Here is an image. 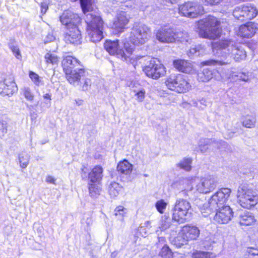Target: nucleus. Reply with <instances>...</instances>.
<instances>
[{
  "label": "nucleus",
  "mask_w": 258,
  "mask_h": 258,
  "mask_svg": "<svg viewBox=\"0 0 258 258\" xmlns=\"http://www.w3.org/2000/svg\"><path fill=\"white\" fill-rule=\"evenodd\" d=\"M59 19L64 29L63 40L66 43L75 46L81 44L82 36L79 28L81 22V18L78 15L66 10L59 16Z\"/></svg>",
  "instance_id": "obj_1"
},
{
  "label": "nucleus",
  "mask_w": 258,
  "mask_h": 258,
  "mask_svg": "<svg viewBox=\"0 0 258 258\" xmlns=\"http://www.w3.org/2000/svg\"><path fill=\"white\" fill-rule=\"evenodd\" d=\"M222 22L220 18L208 15L196 22L197 32L201 38L215 40L223 35Z\"/></svg>",
  "instance_id": "obj_2"
},
{
  "label": "nucleus",
  "mask_w": 258,
  "mask_h": 258,
  "mask_svg": "<svg viewBox=\"0 0 258 258\" xmlns=\"http://www.w3.org/2000/svg\"><path fill=\"white\" fill-rule=\"evenodd\" d=\"M61 67L67 80L70 84L79 82L85 76L86 69L82 62L72 55L63 56Z\"/></svg>",
  "instance_id": "obj_3"
},
{
  "label": "nucleus",
  "mask_w": 258,
  "mask_h": 258,
  "mask_svg": "<svg viewBox=\"0 0 258 258\" xmlns=\"http://www.w3.org/2000/svg\"><path fill=\"white\" fill-rule=\"evenodd\" d=\"M86 31L91 41L96 43L103 38L104 21L98 14H89L87 16Z\"/></svg>",
  "instance_id": "obj_4"
},
{
  "label": "nucleus",
  "mask_w": 258,
  "mask_h": 258,
  "mask_svg": "<svg viewBox=\"0 0 258 258\" xmlns=\"http://www.w3.org/2000/svg\"><path fill=\"white\" fill-rule=\"evenodd\" d=\"M167 88L178 94L188 92L191 89V85L188 77L181 74L170 75L165 81Z\"/></svg>",
  "instance_id": "obj_5"
},
{
  "label": "nucleus",
  "mask_w": 258,
  "mask_h": 258,
  "mask_svg": "<svg viewBox=\"0 0 258 258\" xmlns=\"http://www.w3.org/2000/svg\"><path fill=\"white\" fill-rule=\"evenodd\" d=\"M104 47L109 54L116 55L123 60L130 58L135 49L128 42H124L123 48H120L118 39L106 40L104 43Z\"/></svg>",
  "instance_id": "obj_6"
},
{
  "label": "nucleus",
  "mask_w": 258,
  "mask_h": 258,
  "mask_svg": "<svg viewBox=\"0 0 258 258\" xmlns=\"http://www.w3.org/2000/svg\"><path fill=\"white\" fill-rule=\"evenodd\" d=\"M103 171L102 166L96 165L93 167L88 173V187L89 194L92 197L99 195L101 188L99 184L103 179Z\"/></svg>",
  "instance_id": "obj_7"
},
{
  "label": "nucleus",
  "mask_w": 258,
  "mask_h": 258,
  "mask_svg": "<svg viewBox=\"0 0 258 258\" xmlns=\"http://www.w3.org/2000/svg\"><path fill=\"white\" fill-rule=\"evenodd\" d=\"M200 234V231L197 227L188 225H184L174 238V244L177 247H180L187 244L188 241L197 239Z\"/></svg>",
  "instance_id": "obj_8"
},
{
  "label": "nucleus",
  "mask_w": 258,
  "mask_h": 258,
  "mask_svg": "<svg viewBox=\"0 0 258 258\" xmlns=\"http://www.w3.org/2000/svg\"><path fill=\"white\" fill-rule=\"evenodd\" d=\"M191 208V204L187 200L183 199L177 200L173 208L172 220L179 223L186 222Z\"/></svg>",
  "instance_id": "obj_9"
},
{
  "label": "nucleus",
  "mask_w": 258,
  "mask_h": 258,
  "mask_svg": "<svg viewBox=\"0 0 258 258\" xmlns=\"http://www.w3.org/2000/svg\"><path fill=\"white\" fill-rule=\"evenodd\" d=\"M143 71L148 77L154 80L162 77L166 74V68L155 58L151 59L148 64L143 68Z\"/></svg>",
  "instance_id": "obj_10"
},
{
  "label": "nucleus",
  "mask_w": 258,
  "mask_h": 258,
  "mask_svg": "<svg viewBox=\"0 0 258 258\" xmlns=\"http://www.w3.org/2000/svg\"><path fill=\"white\" fill-rule=\"evenodd\" d=\"M234 18L240 22L250 21L258 15V10L252 5H243L233 11Z\"/></svg>",
  "instance_id": "obj_11"
},
{
  "label": "nucleus",
  "mask_w": 258,
  "mask_h": 258,
  "mask_svg": "<svg viewBox=\"0 0 258 258\" xmlns=\"http://www.w3.org/2000/svg\"><path fill=\"white\" fill-rule=\"evenodd\" d=\"M180 33L176 32L173 27L164 25L157 32L156 36L157 39L162 43H174L180 37Z\"/></svg>",
  "instance_id": "obj_12"
},
{
  "label": "nucleus",
  "mask_w": 258,
  "mask_h": 258,
  "mask_svg": "<svg viewBox=\"0 0 258 258\" xmlns=\"http://www.w3.org/2000/svg\"><path fill=\"white\" fill-rule=\"evenodd\" d=\"M238 199L241 207L246 209H250L258 203V197L253 192L248 189L241 188L238 190Z\"/></svg>",
  "instance_id": "obj_13"
},
{
  "label": "nucleus",
  "mask_w": 258,
  "mask_h": 258,
  "mask_svg": "<svg viewBox=\"0 0 258 258\" xmlns=\"http://www.w3.org/2000/svg\"><path fill=\"white\" fill-rule=\"evenodd\" d=\"M179 13L183 16L197 18L205 13L203 7L191 2L185 3L179 7Z\"/></svg>",
  "instance_id": "obj_14"
},
{
  "label": "nucleus",
  "mask_w": 258,
  "mask_h": 258,
  "mask_svg": "<svg viewBox=\"0 0 258 258\" xmlns=\"http://www.w3.org/2000/svg\"><path fill=\"white\" fill-rule=\"evenodd\" d=\"M130 18L124 11H121L116 15L113 21L112 28L117 34H120L127 28V25Z\"/></svg>",
  "instance_id": "obj_15"
},
{
  "label": "nucleus",
  "mask_w": 258,
  "mask_h": 258,
  "mask_svg": "<svg viewBox=\"0 0 258 258\" xmlns=\"http://www.w3.org/2000/svg\"><path fill=\"white\" fill-rule=\"evenodd\" d=\"M231 190L229 188H221L211 198V203L217 207L225 206L230 196Z\"/></svg>",
  "instance_id": "obj_16"
},
{
  "label": "nucleus",
  "mask_w": 258,
  "mask_h": 258,
  "mask_svg": "<svg viewBox=\"0 0 258 258\" xmlns=\"http://www.w3.org/2000/svg\"><path fill=\"white\" fill-rule=\"evenodd\" d=\"M258 30L257 24L253 22H246L239 26L237 35L242 38H250Z\"/></svg>",
  "instance_id": "obj_17"
},
{
  "label": "nucleus",
  "mask_w": 258,
  "mask_h": 258,
  "mask_svg": "<svg viewBox=\"0 0 258 258\" xmlns=\"http://www.w3.org/2000/svg\"><path fill=\"white\" fill-rule=\"evenodd\" d=\"M233 217V212L229 206H223L217 210L214 220L219 224L228 223Z\"/></svg>",
  "instance_id": "obj_18"
},
{
  "label": "nucleus",
  "mask_w": 258,
  "mask_h": 258,
  "mask_svg": "<svg viewBox=\"0 0 258 258\" xmlns=\"http://www.w3.org/2000/svg\"><path fill=\"white\" fill-rule=\"evenodd\" d=\"M150 29L145 26L137 28L131 37L133 43L135 45L143 44L150 35Z\"/></svg>",
  "instance_id": "obj_19"
},
{
  "label": "nucleus",
  "mask_w": 258,
  "mask_h": 258,
  "mask_svg": "<svg viewBox=\"0 0 258 258\" xmlns=\"http://www.w3.org/2000/svg\"><path fill=\"white\" fill-rule=\"evenodd\" d=\"M216 186L217 181L214 178L207 177L201 178L197 185V189L200 193L208 194L214 190Z\"/></svg>",
  "instance_id": "obj_20"
},
{
  "label": "nucleus",
  "mask_w": 258,
  "mask_h": 258,
  "mask_svg": "<svg viewBox=\"0 0 258 258\" xmlns=\"http://www.w3.org/2000/svg\"><path fill=\"white\" fill-rule=\"evenodd\" d=\"M174 68L178 71L189 74L193 70V66L189 61L183 59H176L173 61Z\"/></svg>",
  "instance_id": "obj_21"
},
{
  "label": "nucleus",
  "mask_w": 258,
  "mask_h": 258,
  "mask_svg": "<svg viewBox=\"0 0 258 258\" xmlns=\"http://www.w3.org/2000/svg\"><path fill=\"white\" fill-rule=\"evenodd\" d=\"M15 82L11 77L5 78L3 81H0V94L4 93L12 95L15 92Z\"/></svg>",
  "instance_id": "obj_22"
},
{
  "label": "nucleus",
  "mask_w": 258,
  "mask_h": 258,
  "mask_svg": "<svg viewBox=\"0 0 258 258\" xmlns=\"http://www.w3.org/2000/svg\"><path fill=\"white\" fill-rule=\"evenodd\" d=\"M233 46V41L230 39H221L214 44V47L217 50H226L228 53L231 52Z\"/></svg>",
  "instance_id": "obj_23"
},
{
  "label": "nucleus",
  "mask_w": 258,
  "mask_h": 258,
  "mask_svg": "<svg viewBox=\"0 0 258 258\" xmlns=\"http://www.w3.org/2000/svg\"><path fill=\"white\" fill-rule=\"evenodd\" d=\"M133 166L126 159H123L118 162L116 169L121 174L129 175L133 171Z\"/></svg>",
  "instance_id": "obj_24"
},
{
  "label": "nucleus",
  "mask_w": 258,
  "mask_h": 258,
  "mask_svg": "<svg viewBox=\"0 0 258 258\" xmlns=\"http://www.w3.org/2000/svg\"><path fill=\"white\" fill-rule=\"evenodd\" d=\"M214 73L212 70L205 68L197 74V80L199 82H208L213 79Z\"/></svg>",
  "instance_id": "obj_25"
},
{
  "label": "nucleus",
  "mask_w": 258,
  "mask_h": 258,
  "mask_svg": "<svg viewBox=\"0 0 258 258\" xmlns=\"http://www.w3.org/2000/svg\"><path fill=\"white\" fill-rule=\"evenodd\" d=\"M255 219L254 216L249 212H245L241 214L239 217V224L243 226H249L254 224Z\"/></svg>",
  "instance_id": "obj_26"
},
{
  "label": "nucleus",
  "mask_w": 258,
  "mask_h": 258,
  "mask_svg": "<svg viewBox=\"0 0 258 258\" xmlns=\"http://www.w3.org/2000/svg\"><path fill=\"white\" fill-rule=\"evenodd\" d=\"M44 59L46 64L57 66L59 62L60 57L53 52L49 51L45 54Z\"/></svg>",
  "instance_id": "obj_27"
},
{
  "label": "nucleus",
  "mask_w": 258,
  "mask_h": 258,
  "mask_svg": "<svg viewBox=\"0 0 258 258\" xmlns=\"http://www.w3.org/2000/svg\"><path fill=\"white\" fill-rule=\"evenodd\" d=\"M230 53L233 54L234 58L237 61L244 59L246 57V53L244 49L235 45H234L233 48H232Z\"/></svg>",
  "instance_id": "obj_28"
},
{
  "label": "nucleus",
  "mask_w": 258,
  "mask_h": 258,
  "mask_svg": "<svg viewBox=\"0 0 258 258\" xmlns=\"http://www.w3.org/2000/svg\"><path fill=\"white\" fill-rule=\"evenodd\" d=\"M72 2H77L78 0H70ZM80 5L83 13L92 10V5L95 3V0H80Z\"/></svg>",
  "instance_id": "obj_29"
},
{
  "label": "nucleus",
  "mask_w": 258,
  "mask_h": 258,
  "mask_svg": "<svg viewBox=\"0 0 258 258\" xmlns=\"http://www.w3.org/2000/svg\"><path fill=\"white\" fill-rule=\"evenodd\" d=\"M122 189V186L117 182H112L108 187V193L111 197L117 196Z\"/></svg>",
  "instance_id": "obj_30"
},
{
  "label": "nucleus",
  "mask_w": 258,
  "mask_h": 258,
  "mask_svg": "<svg viewBox=\"0 0 258 258\" xmlns=\"http://www.w3.org/2000/svg\"><path fill=\"white\" fill-rule=\"evenodd\" d=\"M256 121V120L255 117L246 115L243 117L241 123L245 127L253 128L255 125Z\"/></svg>",
  "instance_id": "obj_31"
},
{
  "label": "nucleus",
  "mask_w": 258,
  "mask_h": 258,
  "mask_svg": "<svg viewBox=\"0 0 258 258\" xmlns=\"http://www.w3.org/2000/svg\"><path fill=\"white\" fill-rule=\"evenodd\" d=\"M158 255L162 258H173L174 253L167 244H164L160 249Z\"/></svg>",
  "instance_id": "obj_32"
},
{
  "label": "nucleus",
  "mask_w": 258,
  "mask_h": 258,
  "mask_svg": "<svg viewBox=\"0 0 258 258\" xmlns=\"http://www.w3.org/2000/svg\"><path fill=\"white\" fill-rule=\"evenodd\" d=\"M192 258H215L216 255L212 252L195 250L191 255Z\"/></svg>",
  "instance_id": "obj_33"
},
{
  "label": "nucleus",
  "mask_w": 258,
  "mask_h": 258,
  "mask_svg": "<svg viewBox=\"0 0 258 258\" xmlns=\"http://www.w3.org/2000/svg\"><path fill=\"white\" fill-rule=\"evenodd\" d=\"M191 162L192 160L190 158H184L179 163L177 164L176 166L186 171H189L191 169Z\"/></svg>",
  "instance_id": "obj_34"
},
{
  "label": "nucleus",
  "mask_w": 258,
  "mask_h": 258,
  "mask_svg": "<svg viewBox=\"0 0 258 258\" xmlns=\"http://www.w3.org/2000/svg\"><path fill=\"white\" fill-rule=\"evenodd\" d=\"M19 163L22 168L25 169L29 162V158L26 154H20L18 156Z\"/></svg>",
  "instance_id": "obj_35"
},
{
  "label": "nucleus",
  "mask_w": 258,
  "mask_h": 258,
  "mask_svg": "<svg viewBox=\"0 0 258 258\" xmlns=\"http://www.w3.org/2000/svg\"><path fill=\"white\" fill-rule=\"evenodd\" d=\"M228 63L227 62L212 59L206 60L201 62V65L208 66H223Z\"/></svg>",
  "instance_id": "obj_36"
},
{
  "label": "nucleus",
  "mask_w": 258,
  "mask_h": 258,
  "mask_svg": "<svg viewBox=\"0 0 258 258\" xmlns=\"http://www.w3.org/2000/svg\"><path fill=\"white\" fill-rule=\"evenodd\" d=\"M114 215L116 217L121 218L122 220H123L124 217L126 216L127 213V209L123 206H117L114 209Z\"/></svg>",
  "instance_id": "obj_37"
},
{
  "label": "nucleus",
  "mask_w": 258,
  "mask_h": 258,
  "mask_svg": "<svg viewBox=\"0 0 258 258\" xmlns=\"http://www.w3.org/2000/svg\"><path fill=\"white\" fill-rule=\"evenodd\" d=\"M168 203L163 199H161L156 202L155 207L157 211L160 214H163L165 212Z\"/></svg>",
  "instance_id": "obj_38"
},
{
  "label": "nucleus",
  "mask_w": 258,
  "mask_h": 258,
  "mask_svg": "<svg viewBox=\"0 0 258 258\" xmlns=\"http://www.w3.org/2000/svg\"><path fill=\"white\" fill-rule=\"evenodd\" d=\"M245 258H258V248L248 247L245 254Z\"/></svg>",
  "instance_id": "obj_39"
},
{
  "label": "nucleus",
  "mask_w": 258,
  "mask_h": 258,
  "mask_svg": "<svg viewBox=\"0 0 258 258\" xmlns=\"http://www.w3.org/2000/svg\"><path fill=\"white\" fill-rule=\"evenodd\" d=\"M22 91L23 96L27 100L30 101H33L34 95L29 88L24 87L22 89Z\"/></svg>",
  "instance_id": "obj_40"
},
{
  "label": "nucleus",
  "mask_w": 258,
  "mask_h": 258,
  "mask_svg": "<svg viewBox=\"0 0 258 258\" xmlns=\"http://www.w3.org/2000/svg\"><path fill=\"white\" fill-rule=\"evenodd\" d=\"M29 76L32 82L36 85H39L40 83V79L39 75L33 71H29Z\"/></svg>",
  "instance_id": "obj_41"
},
{
  "label": "nucleus",
  "mask_w": 258,
  "mask_h": 258,
  "mask_svg": "<svg viewBox=\"0 0 258 258\" xmlns=\"http://www.w3.org/2000/svg\"><path fill=\"white\" fill-rule=\"evenodd\" d=\"M7 123L4 121L0 120V138L5 136L8 131Z\"/></svg>",
  "instance_id": "obj_42"
},
{
  "label": "nucleus",
  "mask_w": 258,
  "mask_h": 258,
  "mask_svg": "<svg viewBox=\"0 0 258 258\" xmlns=\"http://www.w3.org/2000/svg\"><path fill=\"white\" fill-rule=\"evenodd\" d=\"M9 48L13 53L15 56L18 59H21L22 55L19 48L17 46L9 45Z\"/></svg>",
  "instance_id": "obj_43"
},
{
  "label": "nucleus",
  "mask_w": 258,
  "mask_h": 258,
  "mask_svg": "<svg viewBox=\"0 0 258 258\" xmlns=\"http://www.w3.org/2000/svg\"><path fill=\"white\" fill-rule=\"evenodd\" d=\"M207 6H215L220 4L223 0H202Z\"/></svg>",
  "instance_id": "obj_44"
},
{
  "label": "nucleus",
  "mask_w": 258,
  "mask_h": 258,
  "mask_svg": "<svg viewBox=\"0 0 258 258\" xmlns=\"http://www.w3.org/2000/svg\"><path fill=\"white\" fill-rule=\"evenodd\" d=\"M145 91L144 89L138 91L135 94L137 100L140 102L143 101L145 98Z\"/></svg>",
  "instance_id": "obj_45"
},
{
  "label": "nucleus",
  "mask_w": 258,
  "mask_h": 258,
  "mask_svg": "<svg viewBox=\"0 0 258 258\" xmlns=\"http://www.w3.org/2000/svg\"><path fill=\"white\" fill-rule=\"evenodd\" d=\"M41 13L42 15L45 14L48 9V6L46 3H41L40 4Z\"/></svg>",
  "instance_id": "obj_46"
},
{
  "label": "nucleus",
  "mask_w": 258,
  "mask_h": 258,
  "mask_svg": "<svg viewBox=\"0 0 258 258\" xmlns=\"http://www.w3.org/2000/svg\"><path fill=\"white\" fill-rule=\"evenodd\" d=\"M55 178L51 175H48L46 177V181L48 183H51L53 184H56Z\"/></svg>",
  "instance_id": "obj_47"
},
{
  "label": "nucleus",
  "mask_w": 258,
  "mask_h": 258,
  "mask_svg": "<svg viewBox=\"0 0 258 258\" xmlns=\"http://www.w3.org/2000/svg\"><path fill=\"white\" fill-rule=\"evenodd\" d=\"M170 227V223L164 222V223H162L161 224L160 228L162 230H165L167 229H168Z\"/></svg>",
  "instance_id": "obj_48"
},
{
  "label": "nucleus",
  "mask_w": 258,
  "mask_h": 258,
  "mask_svg": "<svg viewBox=\"0 0 258 258\" xmlns=\"http://www.w3.org/2000/svg\"><path fill=\"white\" fill-rule=\"evenodd\" d=\"M87 170H88V168H87V166L83 165L82 166V168H81L82 174H84V175H86Z\"/></svg>",
  "instance_id": "obj_49"
},
{
  "label": "nucleus",
  "mask_w": 258,
  "mask_h": 258,
  "mask_svg": "<svg viewBox=\"0 0 258 258\" xmlns=\"http://www.w3.org/2000/svg\"><path fill=\"white\" fill-rule=\"evenodd\" d=\"M166 242V238L165 237H158V242L157 243V244H158V243H164Z\"/></svg>",
  "instance_id": "obj_50"
},
{
  "label": "nucleus",
  "mask_w": 258,
  "mask_h": 258,
  "mask_svg": "<svg viewBox=\"0 0 258 258\" xmlns=\"http://www.w3.org/2000/svg\"><path fill=\"white\" fill-rule=\"evenodd\" d=\"M43 97L44 99L48 100L49 101L51 100V94H49V93H46L45 94H44L43 95Z\"/></svg>",
  "instance_id": "obj_51"
},
{
  "label": "nucleus",
  "mask_w": 258,
  "mask_h": 258,
  "mask_svg": "<svg viewBox=\"0 0 258 258\" xmlns=\"http://www.w3.org/2000/svg\"><path fill=\"white\" fill-rule=\"evenodd\" d=\"M75 101L77 105H81L83 104V100L82 99H78V100H76Z\"/></svg>",
  "instance_id": "obj_52"
},
{
  "label": "nucleus",
  "mask_w": 258,
  "mask_h": 258,
  "mask_svg": "<svg viewBox=\"0 0 258 258\" xmlns=\"http://www.w3.org/2000/svg\"><path fill=\"white\" fill-rule=\"evenodd\" d=\"M246 45L248 47H250V43L249 42H246L245 43Z\"/></svg>",
  "instance_id": "obj_53"
},
{
  "label": "nucleus",
  "mask_w": 258,
  "mask_h": 258,
  "mask_svg": "<svg viewBox=\"0 0 258 258\" xmlns=\"http://www.w3.org/2000/svg\"><path fill=\"white\" fill-rule=\"evenodd\" d=\"M180 258H186V257H181Z\"/></svg>",
  "instance_id": "obj_54"
}]
</instances>
